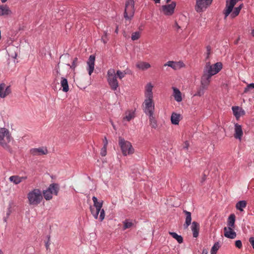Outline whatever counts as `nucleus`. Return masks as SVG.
Segmentation results:
<instances>
[{
	"instance_id": "obj_1",
	"label": "nucleus",
	"mask_w": 254,
	"mask_h": 254,
	"mask_svg": "<svg viewBox=\"0 0 254 254\" xmlns=\"http://www.w3.org/2000/svg\"><path fill=\"white\" fill-rule=\"evenodd\" d=\"M13 140L9 130L4 127L0 128V145L6 150L12 153V149L8 143Z\"/></svg>"
},
{
	"instance_id": "obj_2",
	"label": "nucleus",
	"mask_w": 254,
	"mask_h": 254,
	"mask_svg": "<svg viewBox=\"0 0 254 254\" xmlns=\"http://www.w3.org/2000/svg\"><path fill=\"white\" fill-rule=\"evenodd\" d=\"M27 198L30 205L37 206L43 199L42 191L40 189H34L27 193Z\"/></svg>"
},
{
	"instance_id": "obj_3",
	"label": "nucleus",
	"mask_w": 254,
	"mask_h": 254,
	"mask_svg": "<svg viewBox=\"0 0 254 254\" xmlns=\"http://www.w3.org/2000/svg\"><path fill=\"white\" fill-rule=\"evenodd\" d=\"M107 79L111 89L114 91L116 90L119 86V84L114 69L110 68L108 70Z\"/></svg>"
},
{
	"instance_id": "obj_4",
	"label": "nucleus",
	"mask_w": 254,
	"mask_h": 254,
	"mask_svg": "<svg viewBox=\"0 0 254 254\" xmlns=\"http://www.w3.org/2000/svg\"><path fill=\"white\" fill-rule=\"evenodd\" d=\"M119 144L124 156L131 155L134 153V149L130 142L119 137Z\"/></svg>"
},
{
	"instance_id": "obj_5",
	"label": "nucleus",
	"mask_w": 254,
	"mask_h": 254,
	"mask_svg": "<svg viewBox=\"0 0 254 254\" xmlns=\"http://www.w3.org/2000/svg\"><path fill=\"white\" fill-rule=\"evenodd\" d=\"M222 68L221 63L218 62L211 65L209 63H206L203 70V73L210 76L217 73Z\"/></svg>"
},
{
	"instance_id": "obj_6",
	"label": "nucleus",
	"mask_w": 254,
	"mask_h": 254,
	"mask_svg": "<svg viewBox=\"0 0 254 254\" xmlns=\"http://www.w3.org/2000/svg\"><path fill=\"white\" fill-rule=\"evenodd\" d=\"M92 200L94 203L93 206L90 207V211L95 219H97L98 217V214L103 206V201H98L96 197L93 196Z\"/></svg>"
},
{
	"instance_id": "obj_7",
	"label": "nucleus",
	"mask_w": 254,
	"mask_h": 254,
	"mask_svg": "<svg viewBox=\"0 0 254 254\" xmlns=\"http://www.w3.org/2000/svg\"><path fill=\"white\" fill-rule=\"evenodd\" d=\"M213 0H196L195 10L200 13L205 10L212 2Z\"/></svg>"
},
{
	"instance_id": "obj_8",
	"label": "nucleus",
	"mask_w": 254,
	"mask_h": 254,
	"mask_svg": "<svg viewBox=\"0 0 254 254\" xmlns=\"http://www.w3.org/2000/svg\"><path fill=\"white\" fill-rule=\"evenodd\" d=\"M134 4L133 0H127L126 1L124 12V16L126 19H129L133 16L134 14Z\"/></svg>"
},
{
	"instance_id": "obj_9",
	"label": "nucleus",
	"mask_w": 254,
	"mask_h": 254,
	"mask_svg": "<svg viewBox=\"0 0 254 254\" xmlns=\"http://www.w3.org/2000/svg\"><path fill=\"white\" fill-rule=\"evenodd\" d=\"M143 105L144 106V111L146 115H154V104L153 99H145Z\"/></svg>"
},
{
	"instance_id": "obj_10",
	"label": "nucleus",
	"mask_w": 254,
	"mask_h": 254,
	"mask_svg": "<svg viewBox=\"0 0 254 254\" xmlns=\"http://www.w3.org/2000/svg\"><path fill=\"white\" fill-rule=\"evenodd\" d=\"M240 0H226V7L224 10V14L226 18L232 12L234 6Z\"/></svg>"
},
{
	"instance_id": "obj_11",
	"label": "nucleus",
	"mask_w": 254,
	"mask_h": 254,
	"mask_svg": "<svg viewBox=\"0 0 254 254\" xmlns=\"http://www.w3.org/2000/svg\"><path fill=\"white\" fill-rule=\"evenodd\" d=\"M176 5V3L174 1L172 2L171 4L163 5L162 11L165 15H171L174 13Z\"/></svg>"
},
{
	"instance_id": "obj_12",
	"label": "nucleus",
	"mask_w": 254,
	"mask_h": 254,
	"mask_svg": "<svg viewBox=\"0 0 254 254\" xmlns=\"http://www.w3.org/2000/svg\"><path fill=\"white\" fill-rule=\"evenodd\" d=\"M30 153L33 156H41L47 154L48 151L46 147H41L31 149L30 150Z\"/></svg>"
},
{
	"instance_id": "obj_13",
	"label": "nucleus",
	"mask_w": 254,
	"mask_h": 254,
	"mask_svg": "<svg viewBox=\"0 0 254 254\" xmlns=\"http://www.w3.org/2000/svg\"><path fill=\"white\" fill-rule=\"evenodd\" d=\"M164 66H168L172 67L173 69L175 70H177L181 68L182 67H185V65L181 61H169L164 64Z\"/></svg>"
},
{
	"instance_id": "obj_14",
	"label": "nucleus",
	"mask_w": 254,
	"mask_h": 254,
	"mask_svg": "<svg viewBox=\"0 0 254 254\" xmlns=\"http://www.w3.org/2000/svg\"><path fill=\"white\" fill-rule=\"evenodd\" d=\"M11 92V91L9 86L5 88V84L4 83H1L0 84V98H5L9 95Z\"/></svg>"
},
{
	"instance_id": "obj_15",
	"label": "nucleus",
	"mask_w": 254,
	"mask_h": 254,
	"mask_svg": "<svg viewBox=\"0 0 254 254\" xmlns=\"http://www.w3.org/2000/svg\"><path fill=\"white\" fill-rule=\"evenodd\" d=\"M12 14L10 8L6 4H0V16L7 17Z\"/></svg>"
},
{
	"instance_id": "obj_16",
	"label": "nucleus",
	"mask_w": 254,
	"mask_h": 254,
	"mask_svg": "<svg viewBox=\"0 0 254 254\" xmlns=\"http://www.w3.org/2000/svg\"><path fill=\"white\" fill-rule=\"evenodd\" d=\"M234 227H224V235L229 239H235L236 237V233L233 230Z\"/></svg>"
},
{
	"instance_id": "obj_17",
	"label": "nucleus",
	"mask_w": 254,
	"mask_h": 254,
	"mask_svg": "<svg viewBox=\"0 0 254 254\" xmlns=\"http://www.w3.org/2000/svg\"><path fill=\"white\" fill-rule=\"evenodd\" d=\"M153 85L151 83H148L145 87L144 95L145 99H153L152 89Z\"/></svg>"
},
{
	"instance_id": "obj_18",
	"label": "nucleus",
	"mask_w": 254,
	"mask_h": 254,
	"mask_svg": "<svg viewBox=\"0 0 254 254\" xmlns=\"http://www.w3.org/2000/svg\"><path fill=\"white\" fill-rule=\"evenodd\" d=\"M211 76L203 73L201 78V85L203 89H206L209 85Z\"/></svg>"
},
{
	"instance_id": "obj_19",
	"label": "nucleus",
	"mask_w": 254,
	"mask_h": 254,
	"mask_svg": "<svg viewBox=\"0 0 254 254\" xmlns=\"http://www.w3.org/2000/svg\"><path fill=\"white\" fill-rule=\"evenodd\" d=\"M95 57L94 55H91L88 59L87 62V64L88 67L87 70H88V73L90 75H91L94 69V65H95Z\"/></svg>"
},
{
	"instance_id": "obj_20",
	"label": "nucleus",
	"mask_w": 254,
	"mask_h": 254,
	"mask_svg": "<svg viewBox=\"0 0 254 254\" xmlns=\"http://www.w3.org/2000/svg\"><path fill=\"white\" fill-rule=\"evenodd\" d=\"M243 135V132L241 126L238 124H236L235 125V133L234 134V137L241 140Z\"/></svg>"
},
{
	"instance_id": "obj_21",
	"label": "nucleus",
	"mask_w": 254,
	"mask_h": 254,
	"mask_svg": "<svg viewBox=\"0 0 254 254\" xmlns=\"http://www.w3.org/2000/svg\"><path fill=\"white\" fill-rule=\"evenodd\" d=\"M233 114L237 119H238L240 117L244 116L245 114V111L242 108L238 106H234L232 107Z\"/></svg>"
},
{
	"instance_id": "obj_22",
	"label": "nucleus",
	"mask_w": 254,
	"mask_h": 254,
	"mask_svg": "<svg viewBox=\"0 0 254 254\" xmlns=\"http://www.w3.org/2000/svg\"><path fill=\"white\" fill-rule=\"evenodd\" d=\"M26 176L20 177L19 176H12L9 177V180L15 185H18L24 180L27 179Z\"/></svg>"
},
{
	"instance_id": "obj_23",
	"label": "nucleus",
	"mask_w": 254,
	"mask_h": 254,
	"mask_svg": "<svg viewBox=\"0 0 254 254\" xmlns=\"http://www.w3.org/2000/svg\"><path fill=\"white\" fill-rule=\"evenodd\" d=\"M172 89L173 90V96H174L175 100L178 102H181L182 101V93L180 90L175 87H173Z\"/></svg>"
},
{
	"instance_id": "obj_24",
	"label": "nucleus",
	"mask_w": 254,
	"mask_h": 254,
	"mask_svg": "<svg viewBox=\"0 0 254 254\" xmlns=\"http://www.w3.org/2000/svg\"><path fill=\"white\" fill-rule=\"evenodd\" d=\"M136 66L139 69L144 70L149 68L151 65L148 63L140 61L136 64Z\"/></svg>"
},
{
	"instance_id": "obj_25",
	"label": "nucleus",
	"mask_w": 254,
	"mask_h": 254,
	"mask_svg": "<svg viewBox=\"0 0 254 254\" xmlns=\"http://www.w3.org/2000/svg\"><path fill=\"white\" fill-rule=\"evenodd\" d=\"M199 225L196 222H193L191 225V230L193 232V237L197 238L199 234Z\"/></svg>"
},
{
	"instance_id": "obj_26",
	"label": "nucleus",
	"mask_w": 254,
	"mask_h": 254,
	"mask_svg": "<svg viewBox=\"0 0 254 254\" xmlns=\"http://www.w3.org/2000/svg\"><path fill=\"white\" fill-rule=\"evenodd\" d=\"M184 213H185L186 215V221L185 224H184V227L187 228L191 223V213L189 211H187V210H184Z\"/></svg>"
},
{
	"instance_id": "obj_27",
	"label": "nucleus",
	"mask_w": 254,
	"mask_h": 254,
	"mask_svg": "<svg viewBox=\"0 0 254 254\" xmlns=\"http://www.w3.org/2000/svg\"><path fill=\"white\" fill-rule=\"evenodd\" d=\"M180 115L173 113L171 115V122L174 125H178L180 120Z\"/></svg>"
},
{
	"instance_id": "obj_28",
	"label": "nucleus",
	"mask_w": 254,
	"mask_h": 254,
	"mask_svg": "<svg viewBox=\"0 0 254 254\" xmlns=\"http://www.w3.org/2000/svg\"><path fill=\"white\" fill-rule=\"evenodd\" d=\"M236 216L234 214H231L228 217L227 222V227H235Z\"/></svg>"
},
{
	"instance_id": "obj_29",
	"label": "nucleus",
	"mask_w": 254,
	"mask_h": 254,
	"mask_svg": "<svg viewBox=\"0 0 254 254\" xmlns=\"http://www.w3.org/2000/svg\"><path fill=\"white\" fill-rule=\"evenodd\" d=\"M61 84L62 87H63V91L64 92H67L69 90L68 84L67 79L64 77H62Z\"/></svg>"
},
{
	"instance_id": "obj_30",
	"label": "nucleus",
	"mask_w": 254,
	"mask_h": 254,
	"mask_svg": "<svg viewBox=\"0 0 254 254\" xmlns=\"http://www.w3.org/2000/svg\"><path fill=\"white\" fill-rule=\"evenodd\" d=\"M48 189L52 192V194L57 195L59 191L58 185L55 184H52L50 185Z\"/></svg>"
},
{
	"instance_id": "obj_31",
	"label": "nucleus",
	"mask_w": 254,
	"mask_h": 254,
	"mask_svg": "<svg viewBox=\"0 0 254 254\" xmlns=\"http://www.w3.org/2000/svg\"><path fill=\"white\" fill-rule=\"evenodd\" d=\"M247 206V202L245 200H241L238 202L236 205L237 209L240 211H243V209Z\"/></svg>"
},
{
	"instance_id": "obj_32",
	"label": "nucleus",
	"mask_w": 254,
	"mask_h": 254,
	"mask_svg": "<svg viewBox=\"0 0 254 254\" xmlns=\"http://www.w3.org/2000/svg\"><path fill=\"white\" fill-rule=\"evenodd\" d=\"M130 72L129 70L127 69L126 70L121 71L120 70H118L116 72L117 75V77H118L120 80L122 79L124 77H125L127 74H129Z\"/></svg>"
},
{
	"instance_id": "obj_33",
	"label": "nucleus",
	"mask_w": 254,
	"mask_h": 254,
	"mask_svg": "<svg viewBox=\"0 0 254 254\" xmlns=\"http://www.w3.org/2000/svg\"><path fill=\"white\" fill-rule=\"evenodd\" d=\"M149 116L150 125L152 128H156L157 127L156 121L153 115H150Z\"/></svg>"
},
{
	"instance_id": "obj_34",
	"label": "nucleus",
	"mask_w": 254,
	"mask_h": 254,
	"mask_svg": "<svg viewBox=\"0 0 254 254\" xmlns=\"http://www.w3.org/2000/svg\"><path fill=\"white\" fill-rule=\"evenodd\" d=\"M169 234L172 236L173 238L175 239L179 243L181 244L183 243V238L181 236L178 235L175 232H169Z\"/></svg>"
},
{
	"instance_id": "obj_35",
	"label": "nucleus",
	"mask_w": 254,
	"mask_h": 254,
	"mask_svg": "<svg viewBox=\"0 0 254 254\" xmlns=\"http://www.w3.org/2000/svg\"><path fill=\"white\" fill-rule=\"evenodd\" d=\"M43 196L47 200H49L52 198V192L48 189L43 191Z\"/></svg>"
},
{
	"instance_id": "obj_36",
	"label": "nucleus",
	"mask_w": 254,
	"mask_h": 254,
	"mask_svg": "<svg viewBox=\"0 0 254 254\" xmlns=\"http://www.w3.org/2000/svg\"><path fill=\"white\" fill-rule=\"evenodd\" d=\"M134 117V114L133 112L128 111L126 112V116L124 117V119L127 120V121H129Z\"/></svg>"
},
{
	"instance_id": "obj_37",
	"label": "nucleus",
	"mask_w": 254,
	"mask_h": 254,
	"mask_svg": "<svg viewBox=\"0 0 254 254\" xmlns=\"http://www.w3.org/2000/svg\"><path fill=\"white\" fill-rule=\"evenodd\" d=\"M219 245L218 243H216L214 244L213 246L212 247L211 250V254H216L217 251L219 249Z\"/></svg>"
},
{
	"instance_id": "obj_38",
	"label": "nucleus",
	"mask_w": 254,
	"mask_h": 254,
	"mask_svg": "<svg viewBox=\"0 0 254 254\" xmlns=\"http://www.w3.org/2000/svg\"><path fill=\"white\" fill-rule=\"evenodd\" d=\"M240 10H241V8L235 7L234 8V10L233 11H232V13L231 14V17L232 18H234L236 16H237V15H238V14L240 13Z\"/></svg>"
},
{
	"instance_id": "obj_39",
	"label": "nucleus",
	"mask_w": 254,
	"mask_h": 254,
	"mask_svg": "<svg viewBox=\"0 0 254 254\" xmlns=\"http://www.w3.org/2000/svg\"><path fill=\"white\" fill-rule=\"evenodd\" d=\"M140 37V33L139 32H133L131 35V39L133 41L138 40Z\"/></svg>"
},
{
	"instance_id": "obj_40",
	"label": "nucleus",
	"mask_w": 254,
	"mask_h": 254,
	"mask_svg": "<svg viewBox=\"0 0 254 254\" xmlns=\"http://www.w3.org/2000/svg\"><path fill=\"white\" fill-rule=\"evenodd\" d=\"M100 154L102 156H105L107 154V142L104 143L103 147L101 149Z\"/></svg>"
},
{
	"instance_id": "obj_41",
	"label": "nucleus",
	"mask_w": 254,
	"mask_h": 254,
	"mask_svg": "<svg viewBox=\"0 0 254 254\" xmlns=\"http://www.w3.org/2000/svg\"><path fill=\"white\" fill-rule=\"evenodd\" d=\"M133 225L131 222L126 220L124 222V229H126L130 228Z\"/></svg>"
},
{
	"instance_id": "obj_42",
	"label": "nucleus",
	"mask_w": 254,
	"mask_h": 254,
	"mask_svg": "<svg viewBox=\"0 0 254 254\" xmlns=\"http://www.w3.org/2000/svg\"><path fill=\"white\" fill-rule=\"evenodd\" d=\"M108 33L106 31H104V35L102 36V38H101V40L103 41V42L104 43V44H106L108 39Z\"/></svg>"
},
{
	"instance_id": "obj_43",
	"label": "nucleus",
	"mask_w": 254,
	"mask_h": 254,
	"mask_svg": "<svg viewBox=\"0 0 254 254\" xmlns=\"http://www.w3.org/2000/svg\"><path fill=\"white\" fill-rule=\"evenodd\" d=\"M99 212H100L99 219L100 221H102L104 219L105 216V211L103 209H101V210Z\"/></svg>"
},
{
	"instance_id": "obj_44",
	"label": "nucleus",
	"mask_w": 254,
	"mask_h": 254,
	"mask_svg": "<svg viewBox=\"0 0 254 254\" xmlns=\"http://www.w3.org/2000/svg\"><path fill=\"white\" fill-rule=\"evenodd\" d=\"M204 89H203L202 88H199L197 92L194 95V96H201L202 95H203L204 94V90H203Z\"/></svg>"
},
{
	"instance_id": "obj_45",
	"label": "nucleus",
	"mask_w": 254,
	"mask_h": 254,
	"mask_svg": "<svg viewBox=\"0 0 254 254\" xmlns=\"http://www.w3.org/2000/svg\"><path fill=\"white\" fill-rule=\"evenodd\" d=\"M77 61L78 59L77 58L74 59L72 64L70 65V68L74 69L76 67L77 65Z\"/></svg>"
},
{
	"instance_id": "obj_46",
	"label": "nucleus",
	"mask_w": 254,
	"mask_h": 254,
	"mask_svg": "<svg viewBox=\"0 0 254 254\" xmlns=\"http://www.w3.org/2000/svg\"><path fill=\"white\" fill-rule=\"evenodd\" d=\"M211 47L210 46H207L206 47V55H207L206 58H209V56L211 54Z\"/></svg>"
},
{
	"instance_id": "obj_47",
	"label": "nucleus",
	"mask_w": 254,
	"mask_h": 254,
	"mask_svg": "<svg viewBox=\"0 0 254 254\" xmlns=\"http://www.w3.org/2000/svg\"><path fill=\"white\" fill-rule=\"evenodd\" d=\"M235 246L239 249H241L242 247V242L240 240H237L235 242Z\"/></svg>"
},
{
	"instance_id": "obj_48",
	"label": "nucleus",
	"mask_w": 254,
	"mask_h": 254,
	"mask_svg": "<svg viewBox=\"0 0 254 254\" xmlns=\"http://www.w3.org/2000/svg\"><path fill=\"white\" fill-rule=\"evenodd\" d=\"M252 88L250 87V84L247 85V86L245 88L244 93H246L250 91Z\"/></svg>"
},
{
	"instance_id": "obj_49",
	"label": "nucleus",
	"mask_w": 254,
	"mask_h": 254,
	"mask_svg": "<svg viewBox=\"0 0 254 254\" xmlns=\"http://www.w3.org/2000/svg\"><path fill=\"white\" fill-rule=\"evenodd\" d=\"M189 146V143L188 141H186L184 144L183 148L184 149H188Z\"/></svg>"
},
{
	"instance_id": "obj_50",
	"label": "nucleus",
	"mask_w": 254,
	"mask_h": 254,
	"mask_svg": "<svg viewBox=\"0 0 254 254\" xmlns=\"http://www.w3.org/2000/svg\"><path fill=\"white\" fill-rule=\"evenodd\" d=\"M10 213H11V210H10V208H9L8 212L6 213L7 218L9 216V215H10Z\"/></svg>"
},
{
	"instance_id": "obj_51",
	"label": "nucleus",
	"mask_w": 254,
	"mask_h": 254,
	"mask_svg": "<svg viewBox=\"0 0 254 254\" xmlns=\"http://www.w3.org/2000/svg\"><path fill=\"white\" fill-rule=\"evenodd\" d=\"M250 87H251V88L252 89H253V88L254 89V83H251V84H250Z\"/></svg>"
},
{
	"instance_id": "obj_52",
	"label": "nucleus",
	"mask_w": 254,
	"mask_h": 254,
	"mask_svg": "<svg viewBox=\"0 0 254 254\" xmlns=\"http://www.w3.org/2000/svg\"><path fill=\"white\" fill-rule=\"evenodd\" d=\"M104 144L107 142V145L108 144V141L106 137H105L104 140H103Z\"/></svg>"
},
{
	"instance_id": "obj_53",
	"label": "nucleus",
	"mask_w": 254,
	"mask_h": 254,
	"mask_svg": "<svg viewBox=\"0 0 254 254\" xmlns=\"http://www.w3.org/2000/svg\"><path fill=\"white\" fill-rule=\"evenodd\" d=\"M207 251L206 250H203L202 251V254H207Z\"/></svg>"
},
{
	"instance_id": "obj_54",
	"label": "nucleus",
	"mask_w": 254,
	"mask_h": 254,
	"mask_svg": "<svg viewBox=\"0 0 254 254\" xmlns=\"http://www.w3.org/2000/svg\"><path fill=\"white\" fill-rule=\"evenodd\" d=\"M156 3H160V0H153Z\"/></svg>"
},
{
	"instance_id": "obj_55",
	"label": "nucleus",
	"mask_w": 254,
	"mask_h": 254,
	"mask_svg": "<svg viewBox=\"0 0 254 254\" xmlns=\"http://www.w3.org/2000/svg\"><path fill=\"white\" fill-rule=\"evenodd\" d=\"M175 25H176V26L177 27V28H178V29H179V28H180V27L179 26V25L178 24V23H175Z\"/></svg>"
},
{
	"instance_id": "obj_56",
	"label": "nucleus",
	"mask_w": 254,
	"mask_h": 254,
	"mask_svg": "<svg viewBox=\"0 0 254 254\" xmlns=\"http://www.w3.org/2000/svg\"><path fill=\"white\" fill-rule=\"evenodd\" d=\"M243 6V4H241V5H240L238 7H240L241 8V9L242 8Z\"/></svg>"
},
{
	"instance_id": "obj_57",
	"label": "nucleus",
	"mask_w": 254,
	"mask_h": 254,
	"mask_svg": "<svg viewBox=\"0 0 254 254\" xmlns=\"http://www.w3.org/2000/svg\"><path fill=\"white\" fill-rule=\"evenodd\" d=\"M251 34L254 37V29L252 31Z\"/></svg>"
},
{
	"instance_id": "obj_58",
	"label": "nucleus",
	"mask_w": 254,
	"mask_h": 254,
	"mask_svg": "<svg viewBox=\"0 0 254 254\" xmlns=\"http://www.w3.org/2000/svg\"><path fill=\"white\" fill-rule=\"evenodd\" d=\"M7 0H1V1L2 3H4Z\"/></svg>"
},
{
	"instance_id": "obj_59",
	"label": "nucleus",
	"mask_w": 254,
	"mask_h": 254,
	"mask_svg": "<svg viewBox=\"0 0 254 254\" xmlns=\"http://www.w3.org/2000/svg\"><path fill=\"white\" fill-rule=\"evenodd\" d=\"M115 32L117 33H118V27H117V28H116V29L115 30Z\"/></svg>"
},
{
	"instance_id": "obj_60",
	"label": "nucleus",
	"mask_w": 254,
	"mask_h": 254,
	"mask_svg": "<svg viewBox=\"0 0 254 254\" xmlns=\"http://www.w3.org/2000/svg\"><path fill=\"white\" fill-rule=\"evenodd\" d=\"M171 0H166V3H169Z\"/></svg>"
},
{
	"instance_id": "obj_61",
	"label": "nucleus",
	"mask_w": 254,
	"mask_h": 254,
	"mask_svg": "<svg viewBox=\"0 0 254 254\" xmlns=\"http://www.w3.org/2000/svg\"><path fill=\"white\" fill-rule=\"evenodd\" d=\"M205 179V176H204V177L202 178V182L204 181Z\"/></svg>"
},
{
	"instance_id": "obj_62",
	"label": "nucleus",
	"mask_w": 254,
	"mask_h": 254,
	"mask_svg": "<svg viewBox=\"0 0 254 254\" xmlns=\"http://www.w3.org/2000/svg\"><path fill=\"white\" fill-rule=\"evenodd\" d=\"M48 246H49V245H48V243H47L46 244V247L47 249H48Z\"/></svg>"
},
{
	"instance_id": "obj_63",
	"label": "nucleus",
	"mask_w": 254,
	"mask_h": 254,
	"mask_svg": "<svg viewBox=\"0 0 254 254\" xmlns=\"http://www.w3.org/2000/svg\"><path fill=\"white\" fill-rule=\"evenodd\" d=\"M6 219H7V218H5L4 219V221L5 222H6Z\"/></svg>"
}]
</instances>
